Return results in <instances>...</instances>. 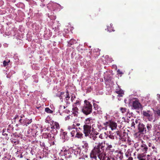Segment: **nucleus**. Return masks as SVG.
<instances>
[{
	"label": "nucleus",
	"mask_w": 160,
	"mask_h": 160,
	"mask_svg": "<svg viewBox=\"0 0 160 160\" xmlns=\"http://www.w3.org/2000/svg\"><path fill=\"white\" fill-rule=\"evenodd\" d=\"M105 149V145L104 144L99 143L98 145L96 146L93 151V153H98V158L99 160H106L103 156L104 155V152Z\"/></svg>",
	"instance_id": "obj_1"
},
{
	"label": "nucleus",
	"mask_w": 160,
	"mask_h": 160,
	"mask_svg": "<svg viewBox=\"0 0 160 160\" xmlns=\"http://www.w3.org/2000/svg\"><path fill=\"white\" fill-rule=\"evenodd\" d=\"M152 126L151 124L148 123L146 126L142 123H139L138 125V132L137 134L140 133L141 134H145L147 132H148L151 129Z\"/></svg>",
	"instance_id": "obj_2"
},
{
	"label": "nucleus",
	"mask_w": 160,
	"mask_h": 160,
	"mask_svg": "<svg viewBox=\"0 0 160 160\" xmlns=\"http://www.w3.org/2000/svg\"><path fill=\"white\" fill-rule=\"evenodd\" d=\"M84 104L82 109V111L85 115L90 114L92 111V106L91 104L87 100L84 101Z\"/></svg>",
	"instance_id": "obj_3"
},
{
	"label": "nucleus",
	"mask_w": 160,
	"mask_h": 160,
	"mask_svg": "<svg viewBox=\"0 0 160 160\" xmlns=\"http://www.w3.org/2000/svg\"><path fill=\"white\" fill-rule=\"evenodd\" d=\"M95 124H93L92 125V131L94 130L93 126ZM91 126L83 125V132L84 134L85 137H87L89 136V135L91 134Z\"/></svg>",
	"instance_id": "obj_4"
},
{
	"label": "nucleus",
	"mask_w": 160,
	"mask_h": 160,
	"mask_svg": "<svg viewBox=\"0 0 160 160\" xmlns=\"http://www.w3.org/2000/svg\"><path fill=\"white\" fill-rule=\"evenodd\" d=\"M103 156L106 160H122L123 158V153L121 152H118L114 158L112 157H107L104 153Z\"/></svg>",
	"instance_id": "obj_5"
},
{
	"label": "nucleus",
	"mask_w": 160,
	"mask_h": 160,
	"mask_svg": "<svg viewBox=\"0 0 160 160\" xmlns=\"http://www.w3.org/2000/svg\"><path fill=\"white\" fill-rule=\"evenodd\" d=\"M141 105L138 101L135 100L132 101V108L135 109L139 110L141 107Z\"/></svg>",
	"instance_id": "obj_6"
},
{
	"label": "nucleus",
	"mask_w": 160,
	"mask_h": 160,
	"mask_svg": "<svg viewBox=\"0 0 160 160\" xmlns=\"http://www.w3.org/2000/svg\"><path fill=\"white\" fill-rule=\"evenodd\" d=\"M101 143H102L103 144H104V145H105V143L104 142L103 143L102 142H99L97 143H96V145H95V146L94 147V148L92 150V153H91V154L90 155V157L92 158V160H97V156H96V155H97L98 156V155L99 154H98V153L97 154V153H93V151L94 150V149L95 148L96 146H97L99 144V143L100 144Z\"/></svg>",
	"instance_id": "obj_7"
},
{
	"label": "nucleus",
	"mask_w": 160,
	"mask_h": 160,
	"mask_svg": "<svg viewBox=\"0 0 160 160\" xmlns=\"http://www.w3.org/2000/svg\"><path fill=\"white\" fill-rule=\"evenodd\" d=\"M148 150V148L147 145L142 143L140 146V148L138 149V151L139 150L140 151L142 152V154H145L147 152Z\"/></svg>",
	"instance_id": "obj_8"
},
{
	"label": "nucleus",
	"mask_w": 160,
	"mask_h": 160,
	"mask_svg": "<svg viewBox=\"0 0 160 160\" xmlns=\"http://www.w3.org/2000/svg\"><path fill=\"white\" fill-rule=\"evenodd\" d=\"M143 115L147 118L148 120L150 121H151L153 119L152 115L151 113H149L147 112L146 111H142Z\"/></svg>",
	"instance_id": "obj_9"
},
{
	"label": "nucleus",
	"mask_w": 160,
	"mask_h": 160,
	"mask_svg": "<svg viewBox=\"0 0 160 160\" xmlns=\"http://www.w3.org/2000/svg\"><path fill=\"white\" fill-rule=\"evenodd\" d=\"M93 120L91 117H89L86 118L84 122V125L87 126H91V125L93 123Z\"/></svg>",
	"instance_id": "obj_10"
},
{
	"label": "nucleus",
	"mask_w": 160,
	"mask_h": 160,
	"mask_svg": "<svg viewBox=\"0 0 160 160\" xmlns=\"http://www.w3.org/2000/svg\"><path fill=\"white\" fill-rule=\"evenodd\" d=\"M11 137L12 138L10 139L11 142L13 143H14L15 144H18L19 141L17 139V137H16L15 135L13 134V135H11Z\"/></svg>",
	"instance_id": "obj_11"
},
{
	"label": "nucleus",
	"mask_w": 160,
	"mask_h": 160,
	"mask_svg": "<svg viewBox=\"0 0 160 160\" xmlns=\"http://www.w3.org/2000/svg\"><path fill=\"white\" fill-rule=\"evenodd\" d=\"M137 158L138 160H147L146 159V155L143 154H138L137 155Z\"/></svg>",
	"instance_id": "obj_12"
},
{
	"label": "nucleus",
	"mask_w": 160,
	"mask_h": 160,
	"mask_svg": "<svg viewBox=\"0 0 160 160\" xmlns=\"http://www.w3.org/2000/svg\"><path fill=\"white\" fill-rule=\"evenodd\" d=\"M117 123L111 120V122L110 124L109 128H110L112 130H113L115 129L117 127Z\"/></svg>",
	"instance_id": "obj_13"
},
{
	"label": "nucleus",
	"mask_w": 160,
	"mask_h": 160,
	"mask_svg": "<svg viewBox=\"0 0 160 160\" xmlns=\"http://www.w3.org/2000/svg\"><path fill=\"white\" fill-rule=\"evenodd\" d=\"M115 92L118 94L117 95L118 97H122L124 95V92L123 90L121 89H120L119 90L117 89Z\"/></svg>",
	"instance_id": "obj_14"
},
{
	"label": "nucleus",
	"mask_w": 160,
	"mask_h": 160,
	"mask_svg": "<svg viewBox=\"0 0 160 160\" xmlns=\"http://www.w3.org/2000/svg\"><path fill=\"white\" fill-rule=\"evenodd\" d=\"M53 126L51 127V128H54L56 129H59L60 128L59 124L57 122H54L53 123Z\"/></svg>",
	"instance_id": "obj_15"
},
{
	"label": "nucleus",
	"mask_w": 160,
	"mask_h": 160,
	"mask_svg": "<svg viewBox=\"0 0 160 160\" xmlns=\"http://www.w3.org/2000/svg\"><path fill=\"white\" fill-rule=\"evenodd\" d=\"M93 106L95 109L97 110V112L99 113H100V112H101V108L96 103H94L93 104Z\"/></svg>",
	"instance_id": "obj_16"
},
{
	"label": "nucleus",
	"mask_w": 160,
	"mask_h": 160,
	"mask_svg": "<svg viewBox=\"0 0 160 160\" xmlns=\"http://www.w3.org/2000/svg\"><path fill=\"white\" fill-rule=\"evenodd\" d=\"M64 92H62L60 93H58L56 95L57 97H59L62 102L63 101V95L64 94Z\"/></svg>",
	"instance_id": "obj_17"
},
{
	"label": "nucleus",
	"mask_w": 160,
	"mask_h": 160,
	"mask_svg": "<svg viewBox=\"0 0 160 160\" xmlns=\"http://www.w3.org/2000/svg\"><path fill=\"white\" fill-rule=\"evenodd\" d=\"M81 101L79 99L77 100L73 105V107H79L81 105Z\"/></svg>",
	"instance_id": "obj_18"
},
{
	"label": "nucleus",
	"mask_w": 160,
	"mask_h": 160,
	"mask_svg": "<svg viewBox=\"0 0 160 160\" xmlns=\"http://www.w3.org/2000/svg\"><path fill=\"white\" fill-rule=\"evenodd\" d=\"M83 134L82 133L80 132H77L75 137L81 139L83 138Z\"/></svg>",
	"instance_id": "obj_19"
},
{
	"label": "nucleus",
	"mask_w": 160,
	"mask_h": 160,
	"mask_svg": "<svg viewBox=\"0 0 160 160\" xmlns=\"http://www.w3.org/2000/svg\"><path fill=\"white\" fill-rule=\"evenodd\" d=\"M111 122V121H109L108 122H106L103 123V125L104 126V127L103 128V129H104L105 130H107V127L109 126Z\"/></svg>",
	"instance_id": "obj_20"
},
{
	"label": "nucleus",
	"mask_w": 160,
	"mask_h": 160,
	"mask_svg": "<svg viewBox=\"0 0 160 160\" xmlns=\"http://www.w3.org/2000/svg\"><path fill=\"white\" fill-rule=\"evenodd\" d=\"M106 144L107 146L106 150H112L111 148H112V145L109 143H107Z\"/></svg>",
	"instance_id": "obj_21"
},
{
	"label": "nucleus",
	"mask_w": 160,
	"mask_h": 160,
	"mask_svg": "<svg viewBox=\"0 0 160 160\" xmlns=\"http://www.w3.org/2000/svg\"><path fill=\"white\" fill-rule=\"evenodd\" d=\"M70 96L69 94V92L68 91L66 92V96L65 97V100L66 101H68L70 98Z\"/></svg>",
	"instance_id": "obj_22"
},
{
	"label": "nucleus",
	"mask_w": 160,
	"mask_h": 160,
	"mask_svg": "<svg viewBox=\"0 0 160 160\" xmlns=\"http://www.w3.org/2000/svg\"><path fill=\"white\" fill-rule=\"evenodd\" d=\"M83 143H84V145L83 146V148H85V149H88L89 148L88 143L86 141L83 142Z\"/></svg>",
	"instance_id": "obj_23"
},
{
	"label": "nucleus",
	"mask_w": 160,
	"mask_h": 160,
	"mask_svg": "<svg viewBox=\"0 0 160 160\" xmlns=\"http://www.w3.org/2000/svg\"><path fill=\"white\" fill-rule=\"evenodd\" d=\"M76 41L73 39H71L68 42V44L69 46H71L75 43Z\"/></svg>",
	"instance_id": "obj_24"
},
{
	"label": "nucleus",
	"mask_w": 160,
	"mask_h": 160,
	"mask_svg": "<svg viewBox=\"0 0 160 160\" xmlns=\"http://www.w3.org/2000/svg\"><path fill=\"white\" fill-rule=\"evenodd\" d=\"M45 111L46 112L49 113H52L53 112V111L48 108H45Z\"/></svg>",
	"instance_id": "obj_25"
},
{
	"label": "nucleus",
	"mask_w": 160,
	"mask_h": 160,
	"mask_svg": "<svg viewBox=\"0 0 160 160\" xmlns=\"http://www.w3.org/2000/svg\"><path fill=\"white\" fill-rule=\"evenodd\" d=\"M19 124L22 125L23 124H25V123H26V121L24 120L22 121V119L20 118L19 120Z\"/></svg>",
	"instance_id": "obj_26"
},
{
	"label": "nucleus",
	"mask_w": 160,
	"mask_h": 160,
	"mask_svg": "<svg viewBox=\"0 0 160 160\" xmlns=\"http://www.w3.org/2000/svg\"><path fill=\"white\" fill-rule=\"evenodd\" d=\"M120 110L121 112L123 113H124L125 112H127V109L126 108H121Z\"/></svg>",
	"instance_id": "obj_27"
},
{
	"label": "nucleus",
	"mask_w": 160,
	"mask_h": 160,
	"mask_svg": "<svg viewBox=\"0 0 160 160\" xmlns=\"http://www.w3.org/2000/svg\"><path fill=\"white\" fill-rule=\"evenodd\" d=\"M67 132H62V135L64 136V139H67Z\"/></svg>",
	"instance_id": "obj_28"
},
{
	"label": "nucleus",
	"mask_w": 160,
	"mask_h": 160,
	"mask_svg": "<svg viewBox=\"0 0 160 160\" xmlns=\"http://www.w3.org/2000/svg\"><path fill=\"white\" fill-rule=\"evenodd\" d=\"M10 62V60H8V61H6L5 60L3 62V65L4 67H6L8 65V63Z\"/></svg>",
	"instance_id": "obj_29"
},
{
	"label": "nucleus",
	"mask_w": 160,
	"mask_h": 160,
	"mask_svg": "<svg viewBox=\"0 0 160 160\" xmlns=\"http://www.w3.org/2000/svg\"><path fill=\"white\" fill-rule=\"evenodd\" d=\"M116 133L117 134V135L119 136L118 138L119 139H120V138H122V137L120 132L119 131H117L116 132Z\"/></svg>",
	"instance_id": "obj_30"
},
{
	"label": "nucleus",
	"mask_w": 160,
	"mask_h": 160,
	"mask_svg": "<svg viewBox=\"0 0 160 160\" xmlns=\"http://www.w3.org/2000/svg\"><path fill=\"white\" fill-rule=\"evenodd\" d=\"M77 130H72L71 132V134L72 137H74L75 134L77 132Z\"/></svg>",
	"instance_id": "obj_31"
},
{
	"label": "nucleus",
	"mask_w": 160,
	"mask_h": 160,
	"mask_svg": "<svg viewBox=\"0 0 160 160\" xmlns=\"http://www.w3.org/2000/svg\"><path fill=\"white\" fill-rule=\"evenodd\" d=\"M80 125V124L79 123H75V124H74L72 126V128H74L76 126H79Z\"/></svg>",
	"instance_id": "obj_32"
},
{
	"label": "nucleus",
	"mask_w": 160,
	"mask_h": 160,
	"mask_svg": "<svg viewBox=\"0 0 160 160\" xmlns=\"http://www.w3.org/2000/svg\"><path fill=\"white\" fill-rule=\"evenodd\" d=\"M74 107V108H72V109L74 111L76 112H78V108L77 107Z\"/></svg>",
	"instance_id": "obj_33"
},
{
	"label": "nucleus",
	"mask_w": 160,
	"mask_h": 160,
	"mask_svg": "<svg viewBox=\"0 0 160 160\" xmlns=\"http://www.w3.org/2000/svg\"><path fill=\"white\" fill-rule=\"evenodd\" d=\"M155 112L158 116H160V108L156 110Z\"/></svg>",
	"instance_id": "obj_34"
},
{
	"label": "nucleus",
	"mask_w": 160,
	"mask_h": 160,
	"mask_svg": "<svg viewBox=\"0 0 160 160\" xmlns=\"http://www.w3.org/2000/svg\"><path fill=\"white\" fill-rule=\"evenodd\" d=\"M135 122L134 121H133L131 123V127L133 128H135Z\"/></svg>",
	"instance_id": "obj_35"
},
{
	"label": "nucleus",
	"mask_w": 160,
	"mask_h": 160,
	"mask_svg": "<svg viewBox=\"0 0 160 160\" xmlns=\"http://www.w3.org/2000/svg\"><path fill=\"white\" fill-rule=\"evenodd\" d=\"M112 28L108 26L107 27V29L108 31L110 32H111L112 31H114L112 29H111Z\"/></svg>",
	"instance_id": "obj_36"
},
{
	"label": "nucleus",
	"mask_w": 160,
	"mask_h": 160,
	"mask_svg": "<svg viewBox=\"0 0 160 160\" xmlns=\"http://www.w3.org/2000/svg\"><path fill=\"white\" fill-rule=\"evenodd\" d=\"M117 72H118V73L119 74L122 75L123 74L122 72L119 69H118L117 70Z\"/></svg>",
	"instance_id": "obj_37"
},
{
	"label": "nucleus",
	"mask_w": 160,
	"mask_h": 160,
	"mask_svg": "<svg viewBox=\"0 0 160 160\" xmlns=\"http://www.w3.org/2000/svg\"><path fill=\"white\" fill-rule=\"evenodd\" d=\"M5 130L3 129L2 130V134L3 135H8V134L5 133Z\"/></svg>",
	"instance_id": "obj_38"
},
{
	"label": "nucleus",
	"mask_w": 160,
	"mask_h": 160,
	"mask_svg": "<svg viewBox=\"0 0 160 160\" xmlns=\"http://www.w3.org/2000/svg\"><path fill=\"white\" fill-rule=\"evenodd\" d=\"M44 134H45L46 135H47V137H46V138H48L49 137H51V134L49 133H44Z\"/></svg>",
	"instance_id": "obj_39"
},
{
	"label": "nucleus",
	"mask_w": 160,
	"mask_h": 160,
	"mask_svg": "<svg viewBox=\"0 0 160 160\" xmlns=\"http://www.w3.org/2000/svg\"><path fill=\"white\" fill-rule=\"evenodd\" d=\"M157 99L160 102V94H158L157 95Z\"/></svg>",
	"instance_id": "obj_40"
},
{
	"label": "nucleus",
	"mask_w": 160,
	"mask_h": 160,
	"mask_svg": "<svg viewBox=\"0 0 160 160\" xmlns=\"http://www.w3.org/2000/svg\"><path fill=\"white\" fill-rule=\"evenodd\" d=\"M109 137L112 139H114V136L113 135H110L109 136Z\"/></svg>",
	"instance_id": "obj_41"
},
{
	"label": "nucleus",
	"mask_w": 160,
	"mask_h": 160,
	"mask_svg": "<svg viewBox=\"0 0 160 160\" xmlns=\"http://www.w3.org/2000/svg\"><path fill=\"white\" fill-rule=\"evenodd\" d=\"M26 121V122H27V121ZM32 122V119H31L30 120H28V121L27 122H26V123H27V124L28 125L29 124L31 123Z\"/></svg>",
	"instance_id": "obj_42"
},
{
	"label": "nucleus",
	"mask_w": 160,
	"mask_h": 160,
	"mask_svg": "<svg viewBox=\"0 0 160 160\" xmlns=\"http://www.w3.org/2000/svg\"><path fill=\"white\" fill-rule=\"evenodd\" d=\"M76 98V96H74V97H73V96H72L71 97V101L72 102H73V100L74 99V98Z\"/></svg>",
	"instance_id": "obj_43"
},
{
	"label": "nucleus",
	"mask_w": 160,
	"mask_h": 160,
	"mask_svg": "<svg viewBox=\"0 0 160 160\" xmlns=\"http://www.w3.org/2000/svg\"><path fill=\"white\" fill-rule=\"evenodd\" d=\"M135 123L136 124H139V123H140V122H139V120H136L135 121Z\"/></svg>",
	"instance_id": "obj_44"
},
{
	"label": "nucleus",
	"mask_w": 160,
	"mask_h": 160,
	"mask_svg": "<svg viewBox=\"0 0 160 160\" xmlns=\"http://www.w3.org/2000/svg\"><path fill=\"white\" fill-rule=\"evenodd\" d=\"M97 138V137L96 136H92V139L94 140H95L96 138Z\"/></svg>",
	"instance_id": "obj_45"
},
{
	"label": "nucleus",
	"mask_w": 160,
	"mask_h": 160,
	"mask_svg": "<svg viewBox=\"0 0 160 160\" xmlns=\"http://www.w3.org/2000/svg\"><path fill=\"white\" fill-rule=\"evenodd\" d=\"M18 118V115H16L13 118V119L15 120L17 118Z\"/></svg>",
	"instance_id": "obj_46"
},
{
	"label": "nucleus",
	"mask_w": 160,
	"mask_h": 160,
	"mask_svg": "<svg viewBox=\"0 0 160 160\" xmlns=\"http://www.w3.org/2000/svg\"><path fill=\"white\" fill-rule=\"evenodd\" d=\"M55 160H63V159L61 158H56Z\"/></svg>",
	"instance_id": "obj_47"
},
{
	"label": "nucleus",
	"mask_w": 160,
	"mask_h": 160,
	"mask_svg": "<svg viewBox=\"0 0 160 160\" xmlns=\"http://www.w3.org/2000/svg\"><path fill=\"white\" fill-rule=\"evenodd\" d=\"M148 146L149 147H152V144L151 143H149V144H148Z\"/></svg>",
	"instance_id": "obj_48"
},
{
	"label": "nucleus",
	"mask_w": 160,
	"mask_h": 160,
	"mask_svg": "<svg viewBox=\"0 0 160 160\" xmlns=\"http://www.w3.org/2000/svg\"><path fill=\"white\" fill-rule=\"evenodd\" d=\"M24 117V116L22 114L20 116V117L22 119L23 117Z\"/></svg>",
	"instance_id": "obj_49"
},
{
	"label": "nucleus",
	"mask_w": 160,
	"mask_h": 160,
	"mask_svg": "<svg viewBox=\"0 0 160 160\" xmlns=\"http://www.w3.org/2000/svg\"><path fill=\"white\" fill-rule=\"evenodd\" d=\"M147 112H148L149 113H151L150 112V111L149 110H148L147 111H146Z\"/></svg>",
	"instance_id": "obj_50"
},
{
	"label": "nucleus",
	"mask_w": 160,
	"mask_h": 160,
	"mask_svg": "<svg viewBox=\"0 0 160 160\" xmlns=\"http://www.w3.org/2000/svg\"><path fill=\"white\" fill-rule=\"evenodd\" d=\"M152 147L153 149H154L155 148V147L153 145V146H152Z\"/></svg>",
	"instance_id": "obj_51"
},
{
	"label": "nucleus",
	"mask_w": 160,
	"mask_h": 160,
	"mask_svg": "<svg viewBox=\"0 0 160 160\" xmlns=\"http://www.w3.org/2000/svg\"><path fill=\"white\" fill-rule=\"evenodd\" d=\"M150 157V155H148L147 156H146V157Z\"/></svg>",
	"instance_id": "obj_52"
},
{
	"label": "nucleus",
	"mask_w": 160,
	"mask_h": 160,
	"mask_svg": "<svg viewBox=\"0 0 160 160\" xmlns=\"http://www.w3.org/2000/svg\"><path fill=\"white\" fill-rule=\"evenodd\" d=\"M156 160H160V158H157V159H156Z\"/></svg>",
	"instance_id": "obj_53"
},
{
	"label": "nucleus",
	"mask_w": 160,
	"mask_h": 160,
	"mask_svg": "<svg viewBox=\"0 0 160 160\" xmlns=\"http://www.w3.org/2000/svg\"><path fill=\"white\" fill-rule=\"evenodd\" d=\"M114 150L113 149V150H112V152H113L114 151Z\"/></svg>",
	"instance_id": "obj_54"
},
{
	"label": "nucleus",
	"mask_w": 160,
	"mask_h": 160,
	"mask_svg": "<svg viewBox=\"0 0 160 160\" xmlns=\"http://www.w3.org/2000/svg\"><path fill=\"white\" fill-rule=\"evenodd\" d=\"M105 117H106V118H107V117H106V116H105Z\"/></svg>",
	"instance_id": "obj_55"
}]
</instances>
